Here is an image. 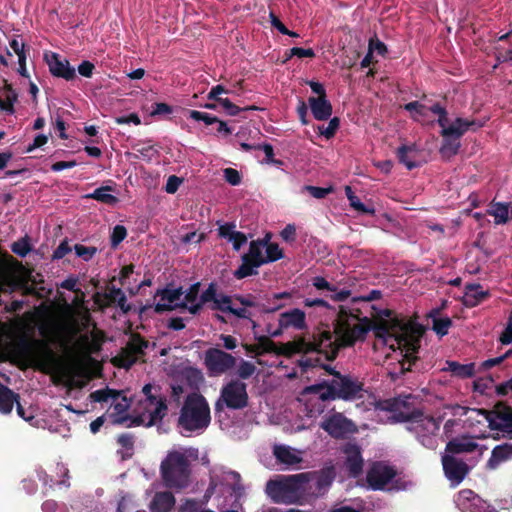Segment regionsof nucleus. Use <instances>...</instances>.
Returning a JSON list of instances; mask_svg holds the SVG:
<instances>
[{
	"label": "nucleus",
	"instance_id": "nucleus-5",
	"mask_svg": "<svg viewBox=\"0 0 512 512\" xmlns=\"http://www.w3.org/2000/svg\"><path fill=\"white\" fill-rule=\"evenodd\" d=\"M310 476L308 473L281 476L267 483L266 492L277 503L292 504L300 502L306 494Z\"/></svg>",
	"mask_w": 512,
	"mask_h": 512
},
{
	"label": "nucleus",
	"instance_id": "nucleus-22",
	"mask_svg": "<svg viewBox=\"0 0 512 512\" xmlns=\"http://www.w3.org/2000/svg\"><path fill=\"white\" fill-rule=\"evenodd\" d=\"M455 503L462 512H487L485 502L468 489L458 493Z\"/></svg>",
	"mask_w": 512,
	"mask_h": 512
},
{
	"label": "nucleus",
	"instance_id": "nucleus-51",
	"mask_svg": "<svg viewBox=\"0 0 512 512\" xmlns=\"http://www.w3.org/2000/svg\"><path fill=\"white\" fill-rule=\"evenodd\" d=\"M84 304V293L83 292H77L76 296L72 300V304L66 303V310L69 313H77L80 314L81 309L83 308Z\"/></svg>",
	"mask_w": 512,
	"mask_h": 512
},
{
	"label": "nucleus",
	"instance_id": "nucleus-31",
	"mask_svg": "<svg viewBox=\"0 0 512 512\" xmlns=\"http://www.w3.org/2000/svg\"><path fill=\"white\" fill-rule=\"evenodd\" d=\"M199 287V283H196L183 291L182 308L187 309L191 314H196L201 309L200 297H198Z\"/></svg>",
	"mask_w": 512,
	"mask_h": 512
},
{
	"label": "nucleus",
	"instance_id": "nucleus-55",
	"mask_svg": "<svg viewBox=\"0 0 512 512\" xmlns=\"http://www.w3.org/2000/svg\"><path fill=\"white\" fill-rule=\"evenodd\" d=\"M190 118L196 121H203L206 125H211L213 123H216L218 119L215 116H212L208 113L191 110L189 112Z\"/></svg>",
	"mask_w": 512,
	"mask_h": 512
},
{
	"label": "nucleus",
	"instance_id": "nucleus-6",
	"mask_svg": "<svg viewBox=\"0 0 512 512\" xmlns=\"http://www.w3.org/2000/svg\"><path fill=\"white\" fill-rule=\"evenodd\" d=\"M142 392L144 398L139 402L138 416L133 423L151 427L167 414L165 397L161 394L160 388L152 384H146Z\"/></svg>",
	"mask_w": 512,
	"mask_h": 512
},
{
	"label": "nucleus",
	"instance_id": "nucleus-33",
	"mask_svg": "<svg viewBox=\"0 0 512 512\" xmlns=\"http://www.w3.org/2000/svg\"><path fill=\"white\" fill-rule=\"evenodd\" d=\"M418 149L416 145H402L397 149V156L399 162L405 165L409 170H412L419 166V162L416 160Z\"/></svg>",
	"mask_w": 512,
	"mask_h": 512
},
{
	"label": "nucleus",
	"instance_id": "nucleus-41",
	"mask_svg": "<svg viewBox=\"0 0 512 512\" xmlns=\"http://www.w3.org/2000/svg\"><path fill=\"white\" fill-rule=\"evenodd\" d=\"M17 100V94L11 87H5L0 95V110L14 113V102Z\"/></svg>",
	"mask_w": 512,
	"mask_h": 512
},
{
	"label": "nucleus",
	"instance_id": "nucleus-50",
	"mask_svg": "<svg viewBox=\"0 0 512 512\" xmlns=\"http://www.w3.org/2000/svg\"><path fill=\"white\" fill-rule=\"evenodd\" d=\"M256 371V366L249 361H242L237 369V375L241 379H247L251 377Z\"/></svg>",
	"mask_w": 512,
	"mask_h": 512
},
{
	"label": "nucleus",
	"instance_id": "nucleus-49",
	"mask_svg": "<svg viewBox=\"0 0 512 512\" xmlns=\"http://www.w3.org/2000/svg\"><path fill=\"white\" fill-rule=\"evenodd\" d=\"M137 507L138 505L132 496L125 495L118 504L117 512H134Z\"/></svg>",
	"mask_w": 512,
	"mask_h": 512
},
{
	"label": "nucleus",
	"instance_id": "nucleus-13",
	"mask_svg": "<svg viewBox=\"0 0 512 512\" xmlns=\"http://www.w3.org/2000/svg\"><path fill=\"white\" fill-rule=\"evenodd\" d=\"M431 109L436 115H438V124L442 128L441 135L443 137L452 136L460 138L470 128H479L482 126L481 123L462 118H456L455 120L450 121L445 109L438 104H435Z\"/></svg>",
	"mask_w": 512,
	"mask_h": 512
},
{
	"label": "nucleus",
	"instance_id": "nucleus-1",
	"mask_svg": "<svg viewBox=\"0 0 512 512\" xmlns=\"http://www.w3.org/2000/svg\"><path fill=\"white\" fill-rule=\"evenodd\" d=\"M369 325L367 320L341 311L338 314L334 332L319 331L312 339H299L295 341L293 351L299 353L317 352L323 354L326 359H333L340 347L352 346L358 341L364 340Z\"/></svg>",
	"mask_w": 512,
	"mask_h": 512
},
{
	"label": "nucleus",
	"instance_id": "nucleus-62",
	"mask_svg": "<svg viewBox=\"0 0 512 512\" xmlns=\"http://www.w3.org/2000/svg\"><path fill=\"white\" fill-rule=\"evenodd\" d=\"M304 189L307 190L311 196L316 199H322L331 192V188H321L315 186H305Z\"/></svg>",
	"mask_w": 512,
	"mask_h": 512
},
{
	"label": "nucleus",
	"instance_id": "nucleus-29",
	"mask_svg": "<svg viewBox=\"0 0 512 512\" xmlns=\"http://www.w3.org/2000/svg\"><path fill=\"white\" fill-rule=\"evenodd\" d=\"M309 106L316 120H327L332 114V105L326 97H310Z\"/></svg>",
	"mask_w": 512,
	"mask_h": 512
},
{
	"label": "nucleus",
	"instance_id": "nucleus-23",
	"mask_svg": "<svg viewBox=\"0 0 512 512\" xmlns=\"http://www.w3.org/2000/svg\"><path fill=\"white\" fill-rule=\"evenodd\" d=\"M273 455L280 464L294 467L303 461L304 451L288 445H275Z\"/></svg>",
	"mask_w": 512,
	"mask_h": 512
},
{
	"label": "nucleus",
	"instance_id": "nucleus-46",
	"mask_svg": "<svg viewBox=\"0 0 512 512\" xmlns=\"http://www.w3.org/2000/svg\"><path fill=\"white\" fill-rule=\"evenodd\" d=\"M265 255L267 259V263L276 261L283 257L282 250L279 248L276 243H269L265 241Z\"/></svg>",
	"mask_w": 512,
	"mask_h": 512
},
{
	"label": "nucleus",
	"instance_id": "nucleus-42",
	"mask_svg": "<svg viewBox=\"0 0 512 512\" xmlns=\"http://www.w3.org/2000/svg\"><path fill=\"white\" fill-rule=\"evenodd\" d=\"M110 191L111 187L109 186L100 187L96 189L94 192L86 195V198L95 199L105 204H115L117 202V198L110 194Z\"/></svg>",
	"mask_w": 512,
	"mask_h": 512
},
{
	"label": "nucleus",
	"instance_id": "nucleus-28",
	"mask_svg": "<svg viewBox=\"0 0 512 512\" xmlns=\"http://www.w3.org/2000/svg\"><path fill=\"white\" fill-rule=\"evenodd\" d=\"M235 228L236 226L231 223L220 225L218 228V234L220 237L230 242L234 250L238 251L247 243L248 239L244 233L237 231Z\"/></svg>",
	"mask_w": 512,
	"mask_h": 512
},
{
	"label": "nucleus",
	"instance_id": "nucleus-43",
	"mask_svg": "<svg viewBox=\"0 0 512 512\" xmlns=\"http://www.w3.org/2000/svg\"><path fill=\"white\" fill-rule=\"evenodd\" d=\"M444 141L441 146V153L445 157H451L455 155L460 148L459 138H455L452 136L443 137Z\"/></svg>",
	"mask_w": 512,
	"mask_h": 512
},
{
	"label": "nucleus",
	"instance_id": "nucleus-40",
	"mask_svg": "<svg viewBox=\"0 0 512 512\" xmlns=\"http://www.w3.org/2000/svg\"><path fill=\"white\" fill-rule=\"evenodd\" d=\"M18 395L9 388L0 384V412L8 414L12 411L13 405L17 402Z\"/></svg>",
	"mask_w": 512,
	"mask_h": 512
},
{
	"label": "nucleus",
	"instance_id": "nucleus-17",
	"mask_svg": "<svg viewBox=\"0 0 512 512\" xmlns=\"http://www.w3.org/2000/svg\"><path fill=\"white\" fill-rule=\"evenodd\" d=\"M147 346L146 341L139 336H133L114 361L120 367L129 368L141 357Z\"/></svg>",
	"mask_w": 512,
	"mask_h": 512
},
{
	"label": "nucleus",
	"instance_id": "nucleus-10",
	"mask_svg": "<svg viewBox=\"0 0 512 512\" xmlns=\"http://www.w3.org/2000/svg\"><path fill=\"white\" fill-rule=\"evenodd\" d=\"M89 399L91 402H110L108 417L113 424H124L129 420L128 410L131 403L121 392L110 389H100L92 392Z\"/></svg>",
	"mask_w": 512,
	"mask_h": 512
},
{
	"label": "nucleus",
	"instance_id": "nucleus-59",
	"mask_svg": "<svg viewBox=\"0 0 512 512\" xmlns=\"http://www.w3.org/2000/svg\"><path fill=\"white\" fill-rule=\"evenodd\" d=\"M216 290L213 285H210L200 296L201 306L205 303L211 302L214 305V301L217 298Z\"/></svg>",
	"mask_w": 512,
	"mask_h": 512
},
{
	"label": "nucleus",
	"instance_id": "nucleus-44",
	"mask_svg": "<svg viewBox=\"0 0 512 512\" xmlns=\"http://www.w3.org/2000/svg\"><path fill=\"white\" fill-rule=\"evenodd\" d=\"M235 303L236 302L233 301L228 296L218 295L216 300L214 301V305H212V309L220 310L222 312H229V313H231Z\"/></svg>",
	"mask_w": 512,
	"mask_h": 512
},
{
	"label": "nucleus",
	"instance_id": "nucleus-14",
	"mask_svg": "<svg viewBox=\"0 0 512 512\" xmlns=\"http://www.w3.org/2000/svg\"><path fill=\"white\" fill-rule=\"evenodd\" d=\"M204 364L212 377L221 376L236 365V358L218 348H210L205 352Z\"/></svg>",
	"mask_w": 512,
	"mask_h": 512
},
{
	"label": "nucleus",
	"instance_id": "nucleus-48",
	"mask_svg": "<svg viewBox=\"0 0 512 512\" xmlns=\"http://www.w3.org/2000/svg\"><path fill=\"white\" fill-rule=\"evenodd\" d=\"M451 320L448 317L444 318H434L433 319V330L441 335L444 336L448 333V330L451 326Z\"/></svg>",
	"mask_w": 512,
	"mask_h": 512
},
{
	"label": "nucleus",
	"instance_id": "nucleus-37",
	"mask_svg": "<svg viewBox=\"0 0 512 512\" xmlns=\"http://www.w3.org/2000/svg\"><path fill=\"white\" fill-rule=\"evenodd\" d=\"M175 504V498L170 492L157 493L151 504L150 509L152 512H168Z\"/></svg>",
	"mask_w": 512,
	"mask_h": 512
},
{
	"label": "nucleus",
	"instance_id": "nucleus-35",
	"mask_svg": "<svg viewBox=\"0 0 512 512\" xmlns=\"http://www.w3.org/2000/svg\"><path fill=\"white\" fill-rule=\"evenodd\" d=\"M488 214L494 217L495 224H505L512 217V204L501 202L492 203Z\"/></svg>",
	"mask_w": 512,
	"mask_h": 512
},
{
	"label": "nucleus",
	"instance_id": "nucleus-3",
	"mask_svg": "<svg viewBox=\"0 0 512 512\" xmlns=\"http://www.w3.org/2000/svg\"><path fill=\"white\" fill-rule=\"evenodd\" d=\"M333 378L326 384L307 387L304 390V412L307 417L313 418L324 410V401L330 399L354 400L363 397L362 384L350 376L333 373Z\"/></svg>",
	"mask_w": 512,
	"mask_h": 512
},
{
	"label": "nucleus",
	"instance_id": "nucleus-30",
	"mask_svg": "<svg viewBox=\"0 0 512 512\" xmlns=\"http://www.w3.org/2000/svg\"><path fill=\"white\" fill-rule=\"evenodd\" d=\"M488 294V291L484 290L480 284H469L465 287L462 302L467 307H475L481 303Z\"/></svg>",
	"mask_w": 512,
	"mask_h": 512
},
{
	"label": "nucleus",
	"instance_id": "nucleus-27",
	"mask_svg": "<svg viewBox=\"0 0 512 512\" xmlns=\"http://www.w3.org/2000/svg\"><path fill=\"white\" fill-rule=\"evenodd\" d=\"M452 414L454 416H466V421L470 422L471 424L473 422H477L479 424H487V426H490V415L491 412L481 410V409H473V408H467L462 406H453L451 408Z\"/></svg>",
	"mask_w": 512,
	"mask_h": 512
},
{
	"label": "nucleus",
	"instance_id": "nucleus-45",
	"mask_svg": "<svg viewBox=\"0 0 512 512\" xmlns=\"http://www.w3.org/2000/svg\"><path fill=\"white\" fill-rule=\"evenodd\" d=\"M9 46L13 50V52L18 56V62L26 61L27 53L25 49V43L21 39H19L18 37L11 39L9 42Z\"/></svg>",
	"mask_w": 512,
	"mask_h": 512
},
{
	"label": "nucleus",
	"instance_id": "nucleus-16",
	"mask_svg": "<svg viewBox=\"0 0 512 512\" xmlns=\"http://www.w3.org/2000/svg\"><path fill=\"white\" fill-rule=\"evenodd\" d=\"M183 304L182 288H166L158 291L154 296L155 311L158 313L182 308Z\"/></svg>",
	"mask_w": 512,
	"mask_h": 512
},
{
	"label": "nucleus",
	"instance_id": "nucleus-20",
	"mask_svg": "<svg viewBox=\"0 0 512 512\" xmlns=\"http://www.w3.org/2000/svg\"><path fill=\"white\" fill-rule=\"evenodd\" d=\"M278 325L277 330L270 332L273 337L279 336L283 330H303L306 328V315L298 308L291 309L279 315Z\"/></svg>",
	"mask_w": 512,
	"mask_h": 512
},
{
	"label": "nucleus",
	"instance_id": "nucleus-12",
	"mask_svg": "<svg viewBox=\"0 0 512 512\" xmlns=\"http://www.w3.org/2000/svg\"><path fill=\"white\" fill-rule=\"evenodd\" d=\"M267 263L265 255V241H251L248 253L242 256V264L234 272L238 279H242L257 273V269Z\"/></svg>",
	"mask_w": 512,
	"mask_h": 512
},
{
	"label": "nucleus",
	"instance_id": "nucleus-2",
	"mask_svg": "<svg viewBox=\"0 0 512 512\" xmlns=\"http://www.w3.org/2000/svg\"><path fill=\"white\" fill-rule=\"evenodd\" d=\"M376 344L388 346L392 351L399 350L402 357V370H410L416 359L414 354L419 348L421 331L412 322L397 317L382 319L374 329Z\"/></svg>",
	"mask_w": 512,
	"mask_h": 512
},
{
	"label": "nucleus",
	"instance_id": "nucleus-26",
	"mask_svg": "<svg viewBox=\"0 0 512 512\" xmlns=\"http://www.w3.org/2000/svg\"><path fill=\"white\" fill-rule=\"evenodd\" d=\"M310 476V482H315V492L313 495L318 497L324 495L329 487L331 486L334 478L335 472L332 467L325 468L320 472L308 473Z\"/></svg>",
	"mask_w": 512,
	"mask_h": 512
},
{
	"label": "nucleus",
	"instance_id": "nucleus-11",
	"mask_svg": "<svg viewBox=\"0 0 512 512\" xmlns=\"http://www.w3.org/2000/svg\"><path fill=\"white\" fill-rule=\"evenodd\" d=\"M248 404L247 386L240 380H231L220 391V396L216 402V409L223 407L229 409H242Z\"/></svg>",
	"mask_w": 512,
	"mask_h": 512
},
{
	"label": "nucleus",
	"instance_id": "nucleus-47",
	"mask_svg": "<svg viewBox=\"0 0 512 512\" xmlns=\"http://www.w3.org/2000/svg\"><path fill=\"white\" fill-rule=\"evenodd\" d=\"M76 255L84 261H89L97 252V248L92 246H84L82 244H76L74 246Z\"/></svg>",
	"mask_w": 512,
	"mask_h": 512
},
{
	"label": "nucleus",
	"instance_id": "nucleus-8",
	"mask_svg": "<svg viewBox=\"0 0 512 512\" xmlns=\"http://www.w3.org/2000/svg\"><path fill=\"white\" fill-rule=\"evenodd\" d=\"M230 495L236 500L244 495V486L238 472L222 465H215L210 470V484L205 493V502L212 494Z\"/></svg>",
	"mask_w": 512,
	"mask_h": 512
},
{
	"label": "nucleus",
	"instance_id": "nucleus-63",
	"mask_svg": "<svg viewBox=\"0 0 512 512\" xmlns=\"http://www.w3.org/2000/svg\"><path fill=\"white\" fill-rule=\"evenodd\" d=\"M281 237L286 242H293L296 238V227L293 224H288L281 231Z\"/></svg>",
	"mask_w": 512,
	"mask_h": 512
},
{
	"label": "nucleus",
	"instance_id": "nucleus-21",
	"mask_svg": "<svg viewBox=\"0 0 512 512\" xmlns=\"http://www.w3.org/2000/svg\"><path fill=\"white\" fill-rule=\"evenodd\" d=\"M46 62L49 66L50 72L56 76L61 77L67 81L73 80L76 77L74 67H72L66 58L61 57L56 53L46 54Z\"/></svg>",
	"mask_w": 512,
	"mask_h": 512
},
{
	"label": "nucleus",
	"instance_id": "nucleus-53",
	"mask_svg": "<svg viewBox=\"0 0 512 512\" xmlns=\"http://www.w3.org/2000/svg\"><path fill=\"white\" fill-rule=\"evenodd\" d=\"M499 341L504 345L512 342V310L509 313L505 328L499 336Z\"/></svg>",
	"mask_w": 512,
	"mask_h": 512
},
{
	"label": "nucleus",
	"instance_id": "nucleus-24",
	"mask_svg": "<svg viewBox=\"0 0 512 512\" xmlns=\"http://www.w3.org/2000/svg\"><path fill=\"white\" fill-rule=\"evenodd\" d=\"M344 454L346 456L345 466L350 475L357 477L361 474L363 469V458L361 456L360 448L355 444H347L344 447Z\"/></svg>",
	"mask_w": 512,
	"mask_h": 512
},
{
	"label": "nucleus",
	"instance_id": "nucleus-18",
	"mask_svg": "<svg viewBox=\"0 0 512 512\" xmlns=\"http://www.w3.org/2000/svg\"><path fill=\"white\" fill-rule=\"evenodd\" d=\"M442 464L445 475L453 486L460 484L469 471L467 464L462 459L446 451L442 456Z\"/></svg>",
	"mask_w": 512,
	"mask_h": 512
},
{
	"label": "nucleus",
	"instance_id": "nucleus-19",
	"mask_svg": "<svg viewBox=\"0 0 512 512\" xmlns=\"http://www.w3.org/2000/svg\"><path fill=\"white\" fill-rule=\"evenodd\" d=\"M395 470L384 463H374L367 473V482L374 490L384 489L385 486L395 477Z\"/></svg>",
	"mask_w": 512,
	"mask_h": 512
},
{
	"label": "nucleus",
	"instance_id": "nucleus-57",
	"mask_svg": "<svg viewBox=\"0 0 512 512\" xmlns=\"http://www.w3.org/2000/svg\"><path fill=\"white\" fill-rule=\"evenodd\" d=\"M223 172H224V178L229 184H231L233 186L240 184L241 176L237 170H235L233 168H226V169H224Z\"/></svg>",
	"mask_w": 512,
	"mask_h": 512
},
{
	"label": "nucleus",
	"instance_id": "nucleus-32",
	"mask_svg": "<svg viewBox=\"0 0 512 512\" xmlns=\"http://www.w3.org/2000/svg\"><path fill=\"white\" fill-rule=\"evenodd\" d=\"M19 285L17 278L10 267L0 260V292H12Z\"/></svg>",
	"mask_w": 512,
	"mask_h": 512
},
{
	"label": "nucleus",
	"instance_id": "nucleus-9",
	"mask_svg": "<svg viewBox=\"0 0 512 512\" xmlns=\"http://www.w3.org/2000/svg\"><path fill=\"white\" fill-rule=\"evenodd\" d=\"M440 423L441 419L415 413L407 420V429L415 434L424 447L435 449L439 443Z\"/></svg>",
	"mask_w": 512,
	"mask_h": 512
},
{
	"label": "nucleus",
	"instance_id": "nucleus-7",
	"mask_svg": "<svg viewBox=\"0 0 512 512\" xmlns=\"http://www.w3.org/2000/svg\"><path fill=\"white\" fill-rule=\"evenodd\" d=\"M161 475L165 485L172 489H183L190 482L189 460L183 449L168 453L161 463Z\"/></svg>",
	"mask_w": 512,
	"mask_h": 512
},
{
	"label": "nucleus",
	"instance_id": "nucleus-58",
	"mask_svg": "<svg viewBox=\"0 0 512 512\" xmlns=\"http://www.w3.org/2000/svg\"><path fill=\"white\" fill-rule=\"evenodd\" d=\"M218 103L222 106V108L226 111L227 114L231 116H235L239 113L240 109L235 104H233L228 98H219L217 99Z\"/></svg>",
	"mask_w": 512,
	"mask_h": 512
},
{
	"label": "nucleus",
	"instance_id": "nucleus-52",
	"mask_svg": "<svg viewBox=\"0 0 512 512\" xmlns=\"http://www.w3.org/2000/svg\"><path fill=\"white\" fill-rule=\"evenodd\" d=\"M340 121L337 117L332 118L327 126L319 127V132L326 138H331L339 128Z\"/></svg>",
	"mask_w": 512,
	"mask_h": 512
},
{
	"label": "nucleus",
	"instance_id": "nucleus-4",
	"mask_svg": "<svg viewBox=\"0 0 512 512\" xmlns=\"http://www.w3.org/2000/svg\"><path fill=\"white\" fill-rule=\"evenodd\" d=\"M211 422L210 407L205 397L198 393L188 395L180 410L178 426L183 435L200 434Z\"/></svg>",
	"mask_w": 512,
	"mask_h": 512
},
{
	"label": "nucleus",
	"instance_id": "nucleus-60",
	"mask_svg": "<svg viewBox=\"0 0 512 512\" xmlns=\"http://www.w3.org/2000/svg\"><path fill=\"white\" fill-rule=\"evenodd\" d=\"M350 205L357 211L366 214H373L374 210L372 208L366 207L357 196L349 197Z\"/></svg>",
	"mask_w": 512,
	"mask_h": 512
},
{
	"label": "nucleus",
	"instance_id": "nucleus-15",
	"mask_svg": "<svg viewBox=\"0 0 512 512\" xmlns=\"http://www.w3.org/2000/svg\"><path fill=\"white\" fill-rule=\"evenodd\" d=\"M320 426L334 438H344L356 431L355 424L341 413L326 416Z\"/></svg>",
	"mask_w": 512,
	"mask_h": 512
},
{
	"label": "nucleus",
	"instance_id": "nucleus-25",
	"mask_svg": "<svg viewBox=\"0 0 512 512\" xmlns=\"http://www.w3.org/2000/svg\"><path fill=\"white\" fill-rule=\"evenodd\" d=\"M490 428L501 431L512 437V409L503 408L502 410L491 412Z\"/></svg>",
	"mask_w": 512,
	"mask_h": 512
},
{
	"label": "nucleus",
	"instance_id": "nucleus-36",
	"mask_svg": "<svg viewBox=\"0 0 512 512\" xmlns=\"http://www.w3.org/2000/svg\"><path fill=\"white\" fill-rule=\"evenodd\" d=\"M443 370L459 378H470L475 375L476 366L474 363L460 364L455 361H447Z\"/></svg>",
	"mask_w": 512,
	"mask_h": 512
},
{
	"label": "nucleus",
	"instance_id": "nucleus-54",
	"mask_svg": "<svg viewBox=\"0 0 512 512\" xmlns=\"http://www.w3.org/2000/svg\"><path fill=\"white\" fill-rule=\"evenodd\" d=\"M127 230L122 225H116L113 228L112 234H111V245L113 247H116L119 245L126 237Z\"/></svg>",
	"mask_w": 512,
	"mask_h": 512
},
{
	"label": "nucleus",
	"instance_id": "nucleus-39",
	"mask_svg": "<svg viewBox=\"0 0 512 512\" xmlns=\"http://www.w3.org/2000/svg\"><path fill=\"white\" fill-rule=\"evenodd\" d=\"M477 446L478 445L473 440L463 438L450 441L445 451L455 455L464 452H472L476 450Z\"/></svg>",
	"mask_w": 512,
	"mask_h": 512
},
{
	"label": "nucleus",
	"instance_id": "nucleus-34",
	"mask_svg": "<svg viewBox=\"0 0 512 512\" xmlns=\"http://www.w3.org/2000/svg\"><path fill=\"white\" fill-rule=\"evenodd\" d=\"M512 458V444H502L496 446L492 450L490 459L487 462V467L496 469L502 462Z\"/></svg>",
	"mask_w": 512,
	"mask_h": 512
},
{
	"label": "nucleus",
	"instance_id": "nucleus-56",
	"mask_svg": "<svg viewBox=\"0 0 512 512\" xmlns=\"http://www.w3.org/2000/svg\"><path fill=\"white\" fill-rule=\"evenodd\" d=\"M12 251L19 256H26L30 251V246L28 241L25 239H21L12 245Z\"/></svg>",
	"mask_w": 512,
	"mask_h": 512
},
{
	"label": "nucleus",
	"instance_id": "nucleus-64",
	"mask_svg": "<svg viewBox=\"0 0 512 512\" xmlns=\"http://www.w3.org/2000/svg\"><path fill=\"white\" fill-rule=\"evenodd\" d=\"M199 504L194 500H186L177 512H198Z\"/></svg>",
	"mask_w": 512,
	"mask_h": 512
},
{
	"label": "nucleus",
	"instance_id": "nucleus-61",
	"mask_svg": "<svg viewBox=\"0 0 512 512\" xmlns=\"http://www.w3.org/2000/svg\"><path fill=\"white\" fill-rule=\"evenodd\" d=\"M181 183L182 180L179 177L175 175L169 176L165 186V191L169 194H174L178 190Z\"/></svg>",
	"mask_w": 512,
	"mask_h": 512
},
{
	"label": "nucleus",
	"instance_id": "nucleus-38",
	"mask_svg": "<svg viewBox=\"0 0 512 512\" xmlns=\"http://www.w3.org/2000/svg\"><path fill=\"white\" fill-rule=\"evenodd\" d=\"M105 298L109 304H117L125 313L130 310V306L127 304L126 295L120 288L115 286L109 287L105 294Z\"/></svg>",
	"mask_w": 512,
	"mask_h": 512
}]
</instances>
